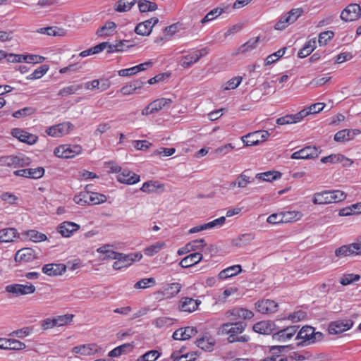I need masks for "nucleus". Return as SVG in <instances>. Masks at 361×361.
<instances>
[{"label": "nucleus", "instance_id": "f257e3e1", "mask_svg": "<svg viewBox=\"0 0 361 361\" xmlns=\"http://www.w3.org/2000/svg\"><path fill=\"white\" fill-rule=\"evenodd\" d=\"M247 326L246 323L243 322H227L221 324L218 329L220 335H228L227 341L229 343L240 342L247 343L250 337L247 335H240Z\"/></svg>", "mask_w": 361, "mask_h": 361}, {"label": "nucleus", "instance_id": "f03ea898", "mask_svg": "<svg viewBox=\"0 0 361 361\" xmlns=\"http://www.w3.org/2000/svg\"><path fill=\"white\" fill-rule=\"evenodd\" d=\"M345 198L346 195L341 190H325L314 193L312 202L314 204H327L341 202Z\"/></svg>", "mask_w": 361, "mask_h": 361}, {"label": "nucleus", "instance_id": "7ed1b4c3", "mask_svg": "<svg viewBox=\"0 0 361 361\" xmlns=\"http://www.w3.org/2000/svg\"><path fill=\"white\" fill-rule=\"evenodd\" d=\"M303 9L302 8H293L284 16L280 18L278 22L275 24L274 28L277 30H283L287 27L290 24L295 22L302 14Z\"/></svg>", "mask_w": 361, "mask_h": 361}, {"label": "nucleus", "instance_id": "20e7f679", "mask_svg": "<svg viewBox=\"0 0 361 361\" xmlns=\"http://www.w3.org/2000/svg\"><path fill=\"white\" fill-rule=\"evenodd\" d=\"M269 135L268 131L258 130L242 137V140L246 146L257 145L259 142L267 140Z\"/></svg>", "mask_w": 361, "mask_h": 361}, {"label": "nucleus", "instance_id": "39448f33", "mask_svg": "<svg viewBox=\"0 0 361 361\" xmlns=\"http://www.w3.org/2000/svg\"><path fill=\"white\" fill-rule=\"evenodd\" d=\"M361 16V8L359 4H350L343 10L341 18L345 22H352L358 20Z\"/></svg>", "mask_w": 361, "mask_h": 361}, {"label": "nucleus", "instance_id": "423d86ee", "mask_svg": "<svg viewBox=\"0 0 361 361\" xmlns=\"http://www.w3.org/2000/svg\"><path fill=\"white\" fill-rule=\"evenodd\" d=\"M6 292L15 296L32 294L35 292V287L31 283L27 284H11L6 286Z\"/></svg>", "mask_w": 361, "mask_h": 361}, {"label": "nucleus", "instance_id": "0eeeda50", "mask_svg": "<svg viewBox=\"0 0 361 361\" xmlns=\"http://www.w3.org/2000/svg\"><path fill=\"white\" fill-rule=\"evenodd\" d=\"M73 128L71 122H63L47 128L46 133L52 137H61L68 134Z\"/></svg>", "mask_w": 361, "mask_h": 361}, {"label": "nucleus", "instance_id": "6e6552de", "mask_svg": "<svg viewBox=\"0 0 361 361\" xmlns=\"http://www.w3.org/2000/svg\"><path fill=\"white\" fill-rule=\"evenodd\" d=\"M319 153V151L315 146L309 145L295 152L290 157L293 159H311L317 158Z\"/></svg>", "mask_w": 361, "mask_h": 361}, {"label": "nucleus", "instance_id": "1a4fd4ad", "mask_svg": "<svg viewBox=\"0 0 361 361\" xmlns=\"http://www.w3.org/2000/svg\"><path fill=\"white\" fill-rule=\"evenodd\" d=\"M81 148L80 146L71 147L70 145H61L54 149V154L61 158H72L75 154L80 152Z\"/></svg>", "mask_w": 361, "mask_h": 361}, {"label": "nucleus", "instance_id": "9d476101", "mask_svg": "<svg viewBox=\"0 0 361 361\" xmlns=\"http://www.w3.org/2000/svg\"><path fill=\"white\" fill-rule=\"evenodd\" d=\"M159 22L157 18H152L144 22L138 23L135 27V32L136 34L142 36L149 35L152 31L153 27Z\"/></svg>", "mask_w": 361, "mask_h": 361}, {"label": "nucleus", "instance_id": "9b49d317", "mask_svg": "<svg viewBox=\"0 0 361 361\" xmlns=\"http://www.w3.org/2000/svg\"><path fill=\"white\" fill-rule=\"evenodd\" d=\"M353 324V322L351 320L334 322L329 324L328 331L330 334H341L350 329Z\"/></svg>", "mask_w": 361, "mask_h": 361}, {"label": "nucleus", "instance_id": "f8f14e48", "mask_svg": "<svg viewBox=\"0 0 361 361\" xmlns=\"http://www.w3.org/2000/svg\"><path fill=\"white\" fill-rule=\"evenodd\" d=\"M257 310L262 314L274 313L277 310L278 304L271 300H262L255 303Z\"/></svg>", "mask_w": 361, "mask_h": 361}, {"label": "nucleus", "instance_id": "ddd939ff", "mask_svg": "<svg viewBox=\"0 0 361 361\" xmlns=\"http://www.w3.org/2000/svg\"><path fill=\"white\" fill-rule=\"evenodd\" d=\"M117 180L122 183L132 185L140 180V176L131 172L127 169H122L117 175Z\"/></svg>", "mask_w": 361, "mask_h": 361}, {"label": "nucleus", "instance_id": "4468645a", "mask_svg": "<svg viewBox=\"0 0 361 361\" xmlns=\"http://www.w3.org/2000/svg\"><path fill=\"white\" fill-rule=\"evenodd\" d=\"M36 258L35 251L30 247H24L19 250L15 255V261L17 262H29Z\"/></svg>", "mask_w": 361, "mask_h": 361}, {"label": "nucleus", "instance_id": "2eb2a0df", "mask_svg": "<svg viewBox=\"0 0 361 361\" xmlns=\"http://www.w3.org/2000/svg\"><path fill=\"white\" fill-rule=\"evenodd\" d=\"M298 326H290L279 331L277 333L273 334V338L279 341L285 342L290 339L297 332Z\"/></svg>", "mask_w": 361, "mask_h": 361}, {"label": "nucleus", "instance_id": "dca6fc26", "mask_svg": "<svg viewBox=\"0 0 361 361\" xmlns=\"http://www.w3.org/2000/svg\"><path fill=\"white\" fill-rule=\"evenodd\" d=\"M197 333L196 328L192 326H187L185 329L180 328L175 331L173 334V338L174 340H188L191 337L195 336Z\"/></svg>", "mask_w": 361, "mask_h": 361}, {"label": "nucleus", "instance_id": "f3484780", "mask_svg": "<svg viewBox=\"0 0 361 361\" xmlns=\"http://www.w3.org/2000/svg\"><path fill=\"white\" fill-rule=\"evenodd\" d=\"M200 304V300H194L189 297H184L180 300L179 309L183 312H192L197 309Z\"/></svg>", "mask_w": 361, "mask_h": 361}, {"label": "nucleus", "instance_id": "a211bd4d", "mask_svg": "<svg viewBox=\"0 0 361 361\" xmlns=\"http://www.w3.org/2000/svg\"><path fill=\"white\" fill-rule=\"evenodd\" d=\"M79 228L80 226L77 224L64 221L57 227V231L63 237L68 238Z\"/></svg>", "mask_w": 361, "mask_h": 361}, {"label": "nucleus", "instance_id": "6ab92c4d", "mask_svg": "<svg viewBox=\"0 0 361 361\" xmlns=\"http://www.w3.org/2000/svg\"><path fill=\"white\" fill-rule=\"evenodd\" d=\"M66 270V267L63 264H48L42 267V272L48 276L61 275Z\"/></svg>", "mask_w": 361, "mask_h": 361}, {"label": "nucleus", "instance_id": "aec40b11", "mask_svg": "<svg viewBox=\"0 0 361 361\" xmlns=\"http://www.w3.org/2000/svg\"><path fill=\"white\" fill-rule=\"evenodd\" d=\"M202 255L200 252H194L184 257L179 263L183 268L192 267L202 259Z\"/></svg>", "mask_w": 361, "mask_h": 361}, {"label": "nucleus", "instance_id": "412c9836", "mask_svg": "<svg viewBox=\"0 0 361 361\" xmlns=\"http://www.w3.org/2000/svg\"><path fill=\"white\" fill-rule=\"evenodd\" d=\"M361 133L360 130H350L348 129H343L337 132L334 135V140L336 142H345L353 139L354 136Z\"/></svg>", "mask_w": 361, "mask_h": 361}, {"label": "nucleus", "instance_id": "4be33fe9", "mask_svg": "<svg viewBox=\"0 0 361 361\" xmlns=\"http://www.w3.org/2000/svg\"><path fill=\"white\" fill-rule=\"evenodd\" d=\"M321 161L324 164H335L341 162L343 164V166L350 165L353 163V161L350 159L345 157L343 155L341 154H331L329 156L322 157Z\"/></svg>", "mask_w": 361, "mask_h": 361}, {"label": "nucleus", "instance_id": "5701e85b", "mask_svg": "<svg viewBox=\"0 0 361 361\" xmlns=\"http://www.w3.org/2000/svg\"><path fill=\"white\" fill-rule=\"evenodd\" d=\"M19 237V233L15 228H6L0 230V242L10 243Z\"/></svg>", "mask_w": 361, "mask_h": 361}, {"label": "nucleus", "instance_id": "b1692460", "mask_svg": "<svg viewBox=\"0 0 361 361\" xmlns=\"http://www.w3.org/2000/svg\"><path fill=\"white\" fill-rule=\"evenodd\" d=\"M255 239L253 233H244L232 240L231 245L241 247L250 244Z\"/></svg>", "mask_w": 361, "mask_h": 361}, {"label": "nucleus", "instance_id": "393cba45", "mask_svg": "<svg viewBox=\"0 0 361 361\" xmlns=\"http://www.w3.org/2000/svg\"><path fill=\"white\" fill-rule=\"evenodd\" d=\"M274 324L268 321H262L254 324L252 329L255 332L261 334H270L272 333Z\"/></svg>", "mask_w": 361, "mask_h": 361}, {"label": "nucleus", "instance_id": "a878e982", "mask_svg": "<svg viewBox=\"0 0 361 361\" xmlns=\"http://www.w3.org/2000/svg\"><path fill=\"white\" fill-rule=\"evenodd\" d=\"M242 271V267L240 265H233L224 270L221 271L218 275L219 279L224 280L232 276H236Z\"/></svg>", "mask_w": 361, "mask_h": 361}, {"label": "nucleus", "instance_id": "bb28decb", "mask_svg": "<svg viewBox=\"0 0 361 361\" xmlns=\"http://www.w3.org/2000/svg\"><path fill=\"white\" fill-rule=\"evenodd\" d=\"M164 188V185L158 181L150 180L144 183L140 190L144 192L152 193L156 192L158 190L163 191Z\"/></svg>", "mask_w": 361, "mask_h": 361}, {"label": "nucleus", "instance_id": "cd10ccee", "mask_svg": "<svg viewBox=\"0 0 361 361\" xmlns=\"http://www.w3.org/2000/svg\"><path fill=\"white\" fill-rule=\"evenodd\" d=\"M196 345L202 350L210 351L214 345V340L209 335H205L196 341Z\"/></svg>", "mask_w": 361, "mask_h": 361}, {"label": "nucleus", "instance_id": "c85d7f7f", "mask_svg": "<svg viewBox=\"0 0 361 361\" xmlns=\"http://www.w3.org/2000/svg\"><path fill=\"white\" fill-rule=\"evenodd\" d=\"M172 102V99L169 98L157 99L150 103V108H152V111L157 112L165 107H169Z\"/></svg>", "mask_w": 361, "mask_h": 361}, {"label": "nucleus", "instance_id": "c756f323", "mask_svg": "<svg viewBox=\"0 0 361 361\" xmlns=\"http://www.w3.org/2000/svg\"><path fill=\"white\" fill-rule=\"evenodd\" d=\"M256 178L262 180L264 181L271 182L275 180L281 178V173L276 171H269L264 173H257Z\"/></svg>", "mask_w": 361, "mask_h": 361}, {"label": "nucleus", "instance_id": "7c9ffc66", "mask_svg": "<svg viewBox=\"0 0 361 361\" xmlns=\"http://www.w3.org/2000/svg\"><path fill=\"white\" fill-rule=\"evenodd\" d=\"M116 25L112 21L106 22L102 27H100L96 32L98 37H107L109 36L116 29Z\"/></svg>", "mask_w": 361, "mask_h": 361}, {"label": "nucleus", "instance_id": "2f4dec72", "mask_svg": "<svg viewBox=\"0 0 361 361\" xmlns=\"http://www.w3.org/2000/svg\"><path fill=\"white\" fill-rule=\"evenodd\" d=\"M133 345L129 343L121 345L109 353V357H118L123 353L132 351Z\"/></svg>", "mask_w": 361, "mask_h": 361}, {"label": "nucleus", "instance_id": "473e14b6", "mask_svg": "<svg viewBox=\"0 0 361 361\" xmlns=\"http://www.w3.org/2000/svg\"><path fill=\"white\" fill-rule=\"evenodd\" d=\"M315 47H316L315 39H312L309 40L308 42H307L305 43V44L302 47V49H301L299 51V52L298 54V57L305 58V57L307 56L314 51Z\"/></svg>", "mask_w": 361, "mask_h": 361}, {"label": "nucleus", "instance_id": "72a5a7b5", "mask_svg": "<svg viewBox=\"0 0 361 361\" xmlns=\"http://www.w3.org/2000/svg\"><path fill=\"white\" fill-rule=\"evenodd\" d=\"M314 328L310 326H303L298 333L296 339H302L304 341L311 342Z\"/></svg>", "mask_w": 361, "mask_h": 361}, {"label": "nucleus", "instance_id": "f704fd0d", "mask_svg": "<svg viewBox=\"0 0 361 361\" xmlns=\"http://www.w3.org/2000/svg\"><path fill=\"white\" fill-rule=\"evenodd\" d=\"M181 289V285L178 283H172L167 288H166L162 294L166 298H172L177 295Z\"/></svg>", "mask_w": 361, "mask_h": 361}, {"label": "nucleus", "instance_id": "c9c22d12", "mask_svg": "<svg viewBox=\"0 0 361 361\" xmlns=\"http://www.w3.org/2000/svg\"><path fill=\"white\" fill-rule=\"evenodd\" d=\"M235 180L237 182L238 188H245L252 182L253 179L245 171L238 175Z\"/></svg>", "mask_w": 361, "mask_h": 361}, {"label": "nucleus", "instance_id": "e433bc0d", "mask_svg": "<svg viewBox=\"0 0 361 361\" xmlns=\"http://www.w3.org/2000/svg\"><path fill=\"white\" fill-rule=\"evenodd\" d=\"M5 345L4 349L6 350H23L25 349L26 345L24 343H22L16 339H4Z\"/></svg>", "mask_w": 361, "mask_h": 361}, {"label": "nucleus", "instance_id": "4c0bfd02", "mask_svg": "<svg viewBox=\"0 0 361 361\" xmlns=\"http://www.w3.org/2000/svg\"><path fill=\"white\" fill-rule=\"evenodd\" d=\"M198 61V56L195 54L194 52L190 53L188 55L183 56L180 60V66L183 68H188L192 64Z\"/></svg>", "mask_w": 361, "mask_h": 361}, {"label": "nucleus", "instance_id": "58836bf2", "mask_svg": "<svg viewBox=\"0 0 361 361\" xmlns=\"http://www.w3.org/2000/svg\"><path fill=\"white\" fill-rule=\"evenodd\" d=\"M82 88V84H73L70 86L62 88L58 93L59 96L66 97L71 94H75L77 92Z\"/></svg>", "mask_w": 361, "mask_h": 361}, {"label": "nucleus", "instance_id": "ea45409f", "mask_svg": "<svg viewBox=\"0 0 361 361\" xmlns=\"http://www.w3.org/2000/svg\"><path fill=\"white\" fill-rule=\"evenodd\" d=\"M137 0H120L117 2L115 10L118 12H126L129 11Z\"/></svg>", "mask_w": 361, "mask_h": 361}, {"label": "nucleus", "instance_id": "a19ab883", "mask_svg": "<svg viewBox=\"0 0 361 361\" xmlns=\"http://www.w3.org/2000/svg\"><path fill=\"white\" fill-rule=\"evenodd\" d=\"M164 247L165 243L163 242H157L144 250V253L147 256L152 257L158 253Z\"/></svg>", "mask_w": 361, "mask_h": 361}, {"label": "nucleus", "instance_id": "79ce46f5", "mask_svg": "<svg viewBox=\"0 0 361 361\" xmlns=\"http://www.w3.org/2000/svg\"><path fill=\"white\" fill-rule=\"evenodd\" d=\"M138 7L140 12L145 13L157 10V5L154 2L143 0L138 2Z\"/></svg>", "mask_w": 361, "mask_h": 361}, {"label": "nucleus", "instance_id": "37998d69", "mask_svg": "<svg viewBox=\"0 0 361 361\" xmlns=\"http://www.w3.org/2000/svg\"><path fill=\"white\" fill-rule=\"evenodd\" d=\"M224 12V9L221 8H215L210 11L202 20L201 23L202 24L209 22L211 20H214L218 16H219L221 13Z\"/></svg>", "mask_w": 361, "mask_h": 361}, {"label": "nucleus", "instance_id": "c03bdc74", "mask_svg": "<svg viewBox=\"0 0 361 361\" xmlns=\"http://www.w3.org/2000/svg\"><path fill=\"white\" fill-rule=\"evenodd\" d=\"M173 319L167 317H160L154 319L152 324L157 328L168 327L173 324Z\"/></svg>", "mask_w": 361, "mask_h": 361}, {"label": "nucleus", "instance_id": "a18cd8bd", "mask_svg": "<svg viewBox=\"0 0 361 361\" xmlns=\"http://www.w3.org/2000/svg\"><path fill=\"white\" fill-rule=\"evenodd\" d=\"M286 50V47H283L279 51L269 55L265 60V65L269 66L278 61L284 55Z\"/></svg>", "mask_w": 361, "mask_h": 361}, {"label": "nucleus", "instance_id": "49530a36", "mask_svg": "<svg viewBox=\"0 0 361 361\" xmlns=\"http://www.w3.org/2000/svg\"><path fill=\"white\" fill-rule=\"evenodd\" d=\"M0 166L17 168L16 157L14 155L1 157Z\"/></svg>", "mask_w": 361, "mask_h": 361}, {"label": "nucleus", "instance_id": "de8ad7c7", "mask_svg": "<svg viewBox=\"0 0 361 361\" xmlns=\"http://www.w3.org/2000/svg\"><path fill=\"white\" fill-rule=\"evenodd\" d=\"M74 315L67 314L64 315H59L54 318L56 326H61L71 323L73 319Z\"/></svg>", "mask_w": 361, "mask_h": 361}, {"label": "nucleus", "instance_id": "09e8293b", "mask_svg": "<svg viewBox=\"0 0 361 361\" xmlns=\"http://www.w3.org/2000/svg\"><path fill=\"white\" fill-rule=\"evenodd\" d=\"M26 235L32 241L35 243L42 242L46 240L47 238L45 234L39 233L35 230H30L27 231Z\"/></svg>", "mask_w": 361, "mask_h": 361}, {"label": "nucleus", "instance_id": "8fccbe9b", "mask_svg": "<svg viewBox=\"0 0 361 361\" xmlns=\"http://www.w3.org/2000/svg\"><path fill=\"white\" fill-rule=\"evenodd\" d=\"M90 200V192L87 190L80 192L78 195H75L73 199L74 202L80 205L89 204Z\"/></svg>", "mask_w": 361, "mask_h": 361}, {"label": "nucleus", "instance_id": "3c124183", "mask_svg": "<svg viewBox=\"0 0 361 361\" xmlns=\"http://www.w3.org/2000/svg\"><path fill=\"white\" fill-rule=\"evenodd\" d=\"M49 70L47 65H42L37 68L35 71L27 77V80H35L41 78Z\"/></svg>", "mask_w": 361, "mask_h": 361}, {"label": "nucleus", "instance_id": "603ef678", "mask_svg": "<svg viewBox=\"0 0 361 361\" xmlns=\"http://www.w3.org/2000/svg\"><path fill=\"white\" fill-rule=\"evenodd\" d=\"M348 245H342L335 250V257L338 259L352 256Z\"/></svg>", "mask_w": 361, "mask_h": 361}, {"label": "nucleus", "instance_id": "864d4df0", "mask_svg": "<svg viewBox=\"0 0 361 361\" xmlns=\"http://www.w3.org/2000/svg\"><path fill=\"white\" fill-rule=\"evenodd\" d=\"M287 346L285 345H274L270 349V351L273 353L271 356H268L260 361H276V359L279 358V355H276L278 353H281L282 350L285 349Z\"/></svg>", "mask_w": 361, "mask_h": 361}, {"label": "nucleus", "instance_id": "5fc2aeb1", "mask_svg": "<svg viewBox=\"0 0 361 361\" xmlns=\"http://www.w3.org/2000/svg\"><path fill=\"white\" fill-rule=\"evenodd\" d=\"M156 283V281L154 278H146L142 279L135 283L134 288L136 289H140V288H146L148 287H150L152 286H154Z\"/></svg>", "mask_w": 361, "mask_h": 361}, {"label": "nucleus", "instance_id": "6e6d98bb", "mask_svg": "<svg viewBox=\"0 0 361 361\" xmlns=\"http://www.w3.org/2000/svg\"><path fill=\"white\" fill-rule=\"evenodd\" d=\"M206 246L205 240L203 238L192 240L186 244V249L190 251L200 250Z\"/></svg>", "mask_w": 361, "mask_h": 361}, {"label": "nucleus", "instance_id": "4d7b16f0", "mask_svg": "<svg viewBox=\"0 0 361 361\" xmlns=\"http://www.w3.org/2000/svg\"><path fill=\"white\" fill-rule=\"evenodd\" d=\"M90 204H98L105 202L107 200L106 195L98 192H90Z\"/></svg>", "mask_w": 361, "mask_h": 361}, {"label": "nucleus", "instance_id": "13d9d810", "mask_svg": "<svg viewBox=\"0 0 361 361\" xmlns=\"http://www.w3.org/2000/svg\"><path fill=\"white\" fill-rule=\"evenodd\" d=\"M160 356L159 351L152 350L140 356L137 361H155Z\"/></svg>", "mask_w": 361, "mask_h": 361}, {"label": "nucleus", "instance_id": "bf43d9fd", "mask_svg": "<svg viewBox=\"0 0 361 361\" xmlns=\"http://www.w3.org/2000/svg\"><path fill=\"white\" fill-rule=\"evenodd\" d=\"M35 112V109L32 107H25L20 110H18L13 113V116L16 118L25 117L33 114Z\"/></svg>", "mask_w": 361, "mask_h": 361}, {"label": "nucleus", "instance_id": "052dcab7", "mask_svg": "<svg viewBox=\"0 0 361 361\" xmlns=\"http://www.w3.org/2000/svg\"><path fill=\"white\" fill-rule=\"evenodd\" d=\"M37 136L23 130L20 142L27 143L28 145H33L37 141Z\"/></svg>", "mask_w": 361, "mask_h": 361}, {"label": "nucleus", "instance_id": "680f3d73", "mask_svg": "<svg viewBox=\"0 0 361 361\" xmlns=\"http://www.w3.org/2000/svg\"><path fill=\"white\" fill-rule=\"evenodd\" d=\"M334 34L332 31H325L319 34L318 42L320 46H324L333 38Z\"/></svg>", "mask_w": 361, "mask_h": 361}, {"label": "nucleus", "instance_id": "e2e57ef3", "mask_svg": "<svg viewBox=\"0 0 361 361\" xmlns=\"http://www.w3.org/2000/svg\"><path fill=\"white\" fill-rule=\"evenodd\" d=\"M73 352L75 354L87 355L92 353V348L90 345H81L74 347L73 348Z\"/></svg>", "mask_w": 361, "mask_h": 361}, {"label": "nucleus", "instance_id": "0e129e2a", "mask_svg": "<svg viewBox=\"0 0 361 361\" xmlns=\"http://www.w3.org/2000/svg\"><path fill=\"white\" fill-rule=\"evenodd\" d=\"M360 276L357 274H347V275L343 276L340 279V283L343 286H347L354 281H358L360 279Z\"/></svg>", "mask_w": 361, "mask_h": 361}, {"label": "nucleus", "instance_id": "69168bd1", "mask_svg": "<svg viewBox=\"0 0 361 361\" xmlns=\"http://www.w3.org/2000/svg\"><path fill=\"white\" fill-rule=\"evenodd\" d=\"M258 41H259V37L250 39L246 43H245L244 44H243L240 47V51L242 53H244L245 51H250V50L254 49L257 43L258 42Z\"/></svg>", "mask_w": 361, "mask_h": 361}, {"label": "nucleus", "instance_id": "338daca9", "mask_svg": "<svg viewBox=\"0 0 361 361\" xmlns=\"http://www.w3.org/2000/svg\"><path fill=\"white\" fill-rule=\"evenodd\" d=\"M16 157L17 168L27 166L31 163L30 159L23 154L16 155Z\"/></svg>", "mask_w": 361, "mask_h": 361}, {"label": "nucleus", "instance_id": "774afa93", "mask_svg": "<svg viewBox=\"0 0 361 361\" xmlns=\"http://www.w3.org/2000/svg\"><path fill=\"white\" fill-rule=\"evenodd\" d=\"M242 78L241 77H235L230 80H228L226 83V86L224 87L225 90H233L235 89L241 82Z\"/></svg>", "mask_w": 361, "mask_h": 361}]
</instances>
